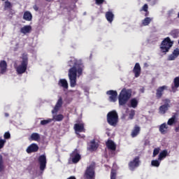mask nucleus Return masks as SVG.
<instances>
[{
  "instance_id": "1a4fd4ad",
  "label": "nucleus",
  "mask_w": 179,
  "mask_h": 179,
  "mask_svg": "<svg viewBox=\"0 0 179 179\" xmlns=\"http://www.w3.org/2000/svg\"><path fill=\"white\" fill-rule=\"evenodd\" d=\"M100 146V141L97 138H94L90 141V151L96 152Z\"/></svg>"
},
{
  "instance_id": "4be33fe9",
  "label": "nucleus",
  "mask_w": 179,
  "mask_h": 179,
  "mask_svg": "<svg viewBox=\"0 0 179 179\" xmlns=\"http://www.w3.org/2000/svg\"><path fill=\"white\" fill-rule=\"evenodd\" d=\"M0 73L3 74L6 72L7 70V63L5 60H1L0 62Z\"/></svg>"
},
{
  "instance_id": "8fccbe9b",
  "label": "nucleus",
  "mask_w": 179,
  "mask_h": 179,
  "mask_svg": "<svg viewBox=\"0 0 179 179\" xmlns=\"http://www.w3.org/2000/svg\"><path fill=\"white\" fill-rule=\"evenodd\" d=\"M34 9L37 12V10H38V6H37V5L34 6Z\"/></svg>"
},
{
  "instance_id": "a18cd8bd",
  "label": "nucleus",
  "mask_w": 179,
  "mask_h": 179,
  "mask_svg": "<svg viewBox=\"0 0 179 179\" xmlns=\"http://www.w3.org/2000/svg\"><path fill=\"white\" fill-rule=\"evenodd\" d=\"M6 143V141L5 139H2L1 138H0V149L3 148Z\"/></svg>"
},
{
  "instance_id": "c756f323",
  "label": "nucleus",
  "mask_w": 179,
  "mask_h": 179,
  "mask_svg": "<svg viewBox=\"0 0 179 179\" xmlns=\"http://www.w3.org/2000/svg\"><path fill=\"white\" fill-rule=\"evenodd\" d=\"M169 155V152L167 150H164L161 152L158 156V160L162 161L163 159L166 158Z\"/></svg>"
},
{
  "instance_id": "58836bf2",
  "label": "nucleus",
  "mask_w": 179,
  "mask_h": 179,
  "mask_svg": "<svg viewBox=\"0 0 179 179\" xmlns=\"http://www.w3.org/2000/svg\"><path fill=\"white\" fill-rule=\"evenodd\" d=\"M151 164L152 166L159 167V166H160V162H159V160H157V159L152 160L151 162Z\"/></svg>"
},
{
  "instance_id": "3c124183",
  "label": "nucleus",
  "mask_w": 179,
  "mask_h": 179,
  "mask_svg": "<svg viewBox=\"0 0 179 179\" xmlns=\"http://www.w3.org/2000/svg\"><path fill=\"white\" fill-rule=\"evenodd\" d=\"M175 131H176V132H178V131H179V124L178 125V127H176L175 128Z\"/></svg>"
},
{
  "instance_id": "39448f33",
  "label": "nucleus",
  "mask_w": 179,
  "mask_h": 179,
  "mask_svg": "<svg viewBox=\"0 0 179 179\" xmlns=\"http://www.w3.org/2000/svg\"><path fill=\"white\" fill-rule=\"evenodd\" d=\"M106 120L109 125L116 127L118 124V113L115 110L109 112L106 115Z\"/></svg>"
},
{
  "instance_id": "ddd939ff",
  "label": "nucleus",
  "mask_w": 179,
  "mask_h": 179,
  "mask_svg": "<svg viewBox=\"0 0 179 179\" xmlns=\"http://www.w3.org/2000/svg\"><path fill=\"white\" fill-rule=\"evenodd\" d=\"M68 64L69 66L78 68L79 66L83 67V64L79 63L78 59H75V57H71L70 61H69Z\"/></svg>"
},
{
  "instance_id": "bb28decb",
  "label": "nucleus",
  "mask_w": 179,
  "mask_h": 179,
  "mask_svg": "<svg viewBox=\"0 0 179 179\" xmlns=\"http://www.w3.org/2000/svg\"><path fill=\"white\" fill-rule=\"evenodd\" d=\"M30 31H31V26L30 25H25L20 29V33H22V34H27Z\"/></svg>"
},
{
  "instance_id": "79ce46f5",
  "label": "nucleus",
  "mask_w": 179,
  "mask_h": 179,
  "mask_svg": "<svg viewBox=\"0 0 179 179\" xmlns=\"http://www.w3.org/2000/svg\"><path fill=\"white\" fill-rule=\"evenodd\" d=\"M160 152V148H157L154 149L152 157H155L156 155H157Z\"/></svg>"
},
{
  "instance_id": "37998d69",
  "label": "nucleus",
  "mask_w": 179,
  "mask_h": 179,
  "mask_svg": "<svg viewBox=\"0 0 179 179\" xmlns=\"http://www.w3.org/2000/svg\"><path fill=\"white\" fill-rule=\"evenodd\" d=\"M51 121H52V120H51V119L43 120L41 121V124L45 125V124L51 122Z\"/></svg>"
},
{
  "instance_id": "4d7b16f0",
  "label": "nucleus",
  "mask_w": 179,
  "mask_h": 179,
  "mask_svg": "<svg viewBox=\"0 0 179 179\" xmlns=\"http://www.w3.org/2000/svg\"><path fill=\"white\" fill-rule=\"evenodd\" d=\"M46 1H48V2H51V0H46Z\"/></svg>"
},
{
  "instance_id": "423d86ee",
  "label": "nucleus",
  "mask_w": 179,
  "mask_h": 179,
  "mask_svg": "<svg viewBox=\"0 0 179 179\" xmlns=\"http://www.w3.org/2000/svg\"><path fill=\"white\" fill-rule=\"evenodd\" d=\"M141 164V160H139V157H136L132 161L129 163V169L130 171H135L136 168L139 167Z\"/></svg>"
},
{
  "instance_id": "bf43d9fd",
  "label": "nucleus",
  "mask_w": 179,
  "mask_h": 179,
  "mask_svg": "<svg viewBox=\"0 0 179 179\" xmlns=\"http://www.w3.org/2000/svg\"><path fill=\"white\" fill-rule=\"evenodd\" d=\"M178 44H179V41H178Z\"/></svg>"
},
{
  "instance_id": "cd10ccee",
  "label": "nucleus",
  "mask_w": 179,
  "mask_h": 179,
  "mask_svg": "<svg viewBox=\"0 0 179 179\" xmlns=\"http://www.w3.org/2000/svg\"><path fill=\"white\" fill-rule=\"evenodd\" d=\"M106 18L109 23H113V20H114V13H113L111 11L106 12Z\"/></svg>"
},
{
  "instance_id": "4c0bfd02",
  "label": "nucleus",
  "mask_w": 179,
  "mask_h": 179,
  "mask_svg": "<svg viewBox=\"0 0 179 179\" xmlns=\"http://www.w3.org/2000/svg\"><path fill=\"white\" fill-rule=\"evenodd\" d=\"M117 178V171L115 169H111L110 171V179H115Z\"/></svg>"
},
{
  "instance_id": "49530a36",
  "label": "nucleus",
  "mask_w": 179,
  "mask_h": 179,
  "mask_svg": "<svg viewBox=\"0 0 179 179\" xmlns=\"http://www.w3.org/2000/svg\"><path fill=\"white\" fill-rule=\"evenodd\" d=\"M178 34V31L177 29L171 31V36H177Z\"/></svg>"
},
{
  "instance_id": "c85d7f7f",
  "label": "nucleus",
  "mask_w": 179,
  "mask_h": 179,
  "mask_svg": "<svg viewBox=\"0 0 179 179\" xmlns=\"http://www.w3.org/2000/svg\"><path fill=\"white\" fill-rule=\"evenodd\" d=\"M169 106H170L169 103L161 106L159 108V113L162 114H165L168 111Z\"/></svg>"
},
{
  "instance_id": "7c9ffc66",
  "label": "nucleus",
  "mask_w": 179,
  "mask_h": 179,
  "mask_svg": "<svg viewBox=\"0 0 179 179\" xmlns=\"http://www.w3.org/2000/svg\"><path fill=\"white\" fill-rule=\"evenodd\" d=\"M148 9H149V6H148V4H144L143 7L140 9V12H145V17H148V16H149Z\"/></svg>"
},
{
  "instance_id": "c9c22d12",
  "label": "nucleus",
  "mask_w": 179,
  "mask_h": 179,
  "mask_svg": "<svg viewBox=\"0 0 179 179\" xmlns=\"http://www.w3.org/2000/svg\"><path fill=\"white\" fill-rule=\"evenodd\" d=\"M40 134H38V133H33L31 135V139L32 141H40Z\"/></svg>"
},
{
  "instance_id": "f704fd0d",
  "label": "nucleus",
  "mask_w": 179,
  "mask_h": 179,
  "mask_svg": "<svg viewBox=\"0 0 179 179\" xmlns=\"http://www.w3.org/2000/svg\"><path fill=\"white\" fill-rule=\"evenodd\" d=\"M83 178L84 179H90V166L87 167Z\"/></svg>"
},
{
  "instance_id": "f257e3e1",
  "label": "nucleus",
  "mask_w": 179,
  "mask_h": 179,
  "mask_svg": "<svg viewBox=\"0 0 179 179\" xmlns=\"http://www.w3.org/2000/svg\"><path fill=\"white\" fill-rule=\"evenodd\" d=\"M83 73V66L79 67H71L69 70V78L70 80V86L71 87H75L76 86V78L80 76Z\"/></svg>"
},
{
  "instance_id": "f03ea898",
  "label": "nucleus",
  "mask_w": 179,
  "mask_h": 179,
  "mask_svg": "<svg viewBox=\"0 0 179 179\" xmlns=\"http://www.w3.org/2000/svg\"><path fill=\"white\" fill-rule=\"evenodd\" d=\"M131 96L132 90L131 89L123 88L118 96L119 106H124Z\"/></svg>"
},
{
  "instance_id": "9b49d317",
  "label": "nucleus",
  "mask_w": 179,
  "mask_h": 179,
  "mask_svg": "<svg viewBox=\"0 0 179 179\" xmlns=\"http://www.w3.org/2000/svg\"><path fill=\"white\" fill-rule=\"evenodd\" d=\"M168 89V86L164 85L159 87L156 90V98L157 99H160L164 93V91Z\"/></svg>"
},
{
  "instance_id": "0eeeda50",
  "label": "nucleus",
  "mask_w": 179,
  "mask_h": 179,
  "mask_svg": "<svg viewBox=\"0 0 179 179\" xmlns=\"http://www.w3.org/2000/svg\"><path fill=\"white\" fill-rule=\"evenodd\" d=\"M40 170L44 171L47 167V157L45 155H42L38 157Z\"/></svg>"
},
{
  "instance_id": "864d4df0",
  "label": "nucleus",
  "mask_w": 179,
  "mask_h": 179,
  "mask_svg": "<svg viewBox=\"0 0 179 179\" xmlns=\"http://www.w3.org/2000/svg\"><path fill=\"white\" fill-rule=\"evenodd\" d=\"M4 115H5V117H8L9 116V114L7 113H6L4 114Z\"/></svg>"
},
{
  "instance_id": "4468645a",
  "label": "nucleus",
  "mask_w": 179,
  "mask_h": 179,
  "mask_svg": "<svg viewBox=\"0 0 179 179\" xmlns=\"http://www.w3.org/2000/svg\"><path fill=\"white\" fill-rule=\"evenodd\" d=\"M74 129H75L76 134L78 136H80V134H79V132H85V124H83V123L76 124H74Z\"/></svg>"
},
{
  "instance_id": "393cba45",
  "label": "nucleus",
  "mask_w": 179,
  "mask_h": 179,
  "mask_svg": "<svg viewBox=\"0 0 179 179\" xmlns=\"http://www.w3.org/2000/svg\"><path fill=\"white\" fill-rule=\"evenodd\" d=\"M138 103H139V101H138V99H136V98H133L130 100L129 104L128 105V106L129 108H136V107H138Z\"/></svg>"
},
{
  "instance_id": "6e6552de",
  "label": "nucleus",
  "mask_w": 179,
  "mask_h": 179,
  "mask_svg": "<svg viewBox=\"0 0 179 179\" xmlns=\"http://www.w3.org/2000/svg\"><path fill=\"white\" fill-rule=\"evenodd\" d=\"M106 94L108 95V101L110 102L117 101V99L118 97V92L115 90H108L106 92Z\"/></svg>"
},
{
  "instance_id": "5fc2aeb1",
  "label": "nucleus",
  "mask_w": 179,
  "mask_h": 179,
  "mask_svg": "<svg viewBox=\"0 0 179 179\" xmlns=\"http://www.w3.org/2000/svg\"><path fill=\"white\" fill-rule=\"evenodd\" d=\"M166 101L167 102H170V100H169V99H166Z\"/></svg>"
},
{
  "instance_id": "7ed1b4c3",
  "label": "nucleus",
  "mask_w": 179,
  "mask_h": 179,
  "mask_svg": "<svg viewBox=\"0 0 179 179\" xmlns=\"http://www.w3.org/2000/svg\"><path fill=\"white\" fill-rule=\"evenodd\" d=\"M22 61L21 64L17 66L16 71L18 74H22L27 70V66L29 65V57L26 54H22Z\"/></svg>"
},
{
  "instance_id": "a878e982",
  "label": "nucleus",
  "mask_w": 179,
  "mask_h": 179,
  "mask_svg": "<svg viewBox=\"0 0 179 179\" xmlns=\"http://www.w3.org/2000/svg\"><path fill=\"white\" fill-rule=\"evenodd\" d=\"M23 19L27 22H31V19H33V15H31V13H30V11H25L24 13Z\"/></svg>"
},
{
  "instance_id": "72a5a7b5",
  "label": "nucleus",
  "mask_w": 179,
  "mask_h": 179,
  "mask_svg": "<svg viewBox=\"0 0 179 179\" xmlns=\"http://www.w3.org/2000/svg\"><path fill=\"white\" fill-rule=\"evenodd\" d=\"M53 120L55 122H61L64 120V115L62 114L55 115H53Z\"/></svg>"
},
{
  "instance_id": "6e6d98bb",
  "label": "nucleus",
  "mask_w": 179,
  "mask_h": 179,
  "mask_svg": "<svg viewBox=\"0 0 179 179\" xmlns=\"http://www.w3.org/2000/svg\"><path fill=\"white\" fill-rule=\"evenodd\" d=\"M147 1V2H150V1H152V0H146Z\"/></svg>"
},
{
  "instance_id": "e433bc0d",
  "label": "nucleus",
  "mask_w": 179,
  "mask_h": 179,
  "mask_svg": "<svg viewBox=\"0 0 179 179\" xmlns=\"http://www.w3.org/2000/svg\"><path fill=\"white\" fill-rule=\"evenodd\" d=\"M5 169L3 160V157L0 154V172H2Z\"/></svg>"
},
{
  "instance_id": "b1692460",
  "label": "nucleus",
  "mask_w": 179,
  "mask_h": 179,
  "mask_svg": "<svg viewBox=\"0 0 179 179\" xmlns=\"http://www.w3.org/2000/svg\"><path fill=\"white\" fill-rule=\"evenodd\" d=\"M58 85L65 90H68V81L66 79H60L58 82Z\"/></svg>"
},
{
  "instance_id": "603ef678",
  "label": "nucleus",
  "mask_w": 179,
  "mask_h": 179,
  "mask_svg": "<svg viewBox=\"0 0 179 179\" xmlns=\"http://www.w3.org/2000/svg\"><path fill=\"white\" fill-rule=\"evenodd\" d=\"M67 179H76V176H70Z\"/></svg>"
},
{
  "instance_id": "473e14b6",
  "label": "nucleus",
  "mask_w": 179,
  "mask_h": 179,
  "mask_svg": "<svg viewBox=\"0 0 179 179\" xmlns=\"http://www.w3.org/2000/svg\"><path fill=\"white\" fill-rule=\"evenodd\" d=\"M152 18L146 17L144 20H142L143 26H149V24H150V22H152Z\"/></svg>"
},
{
  "instance_id": "412c9836",
  "label": "nucleus",
  "mask_w": 179,
  "mask_h": 179,
  "mask_svg": "<svg viewBox=\"0 0 179 179\" xmlns=\"http://www.w3.org/2000/svg\"><path fill=\"white\" fill-rule=\"evenodd\" d=\"M106 146L108 149L112 151H115V150L117 149V145H115L114 141L111 140H108V141L106 142Z\"/></svg>"
},
{
  "instance_id": "f3484780",
  "label": "nucleus",
  "mask_w": 179,
  "mask_h": 179,
  "mask_svg": "<svg viewBox=\"0 0 179 179\" xmlns=\"http://www.w3.org/2000/svg\"><path fill=\"white\" fill-rule=\"evenodd\" d=\"M141 64H139V63H136L133 69V72L136 78H138L139 77V76H141Z\"/></svg>"
},
{
  "instance_id": "5701e85b",
  "label": "nucleus",
  "mask_w": 179,
  "mask_h": 179,
  "mask_svg": "<svg viewBox=\"0 0 179 179\" xmlns=\"http://www.w3.org/2000/svg\"><path fill=\"white\" fill-rule=\"evenodd\" d=\"M141 132V127L138 125H135L134 128L133 129L131 136L132 138L136 137Z\"/></svg>"
},
{
  "instance_id": "aec40b11",
  "label": "nucleus",
  "mask_w": 179,
  "mask_h": 179,
  "mask_svg": "<svg viewBox=\"0 0 179 179\" xmlns=\"http://www.w3.org/2000/svg\"><path fill=\"white\" fill-rule=\"evenodd\" d=\"M179 88V76L173 79V85L171 86V90L173 92H176Z\"/></svg>"
},
{
  "instance_id": "20e7f679",
  "label": "nucleus",
  "mask_w": 179,
  "mask_h": 179,
  "mask_svg": "<svg viewBox=\"0 0 179 179\" xmlns=\"http://www.w3.org/2000/svg\"><path fill=\"white\" fill-rule=\"evenodd\" d=\"M173 45V42L171 41V38L166 37L162 41L159 48L162 52L166 54V52H169Z\"/></svg>"
},
{
  "instance_id": "dca6fc26",
  "label": "nucleus",
  "mask_w": 179,
  "mask_h": 179,
  "mask_svg": "<svg viewBox=\"0 0 179 179\" xmlns=\"http://www.w3.org/2000/svg\"><path fill=\"white\" fill-rule=\"evenodd\" d=\"M62 97H59L54 109L52 110V113L55 114L57 113L58 112V110H59V108H61L62 107Z\"/></svg>"
},
{
  "instance_id": "a19ab883",
  "label": "nucleus",
  "mask_w": 179,
  "mask_h": 179,
  "mask_svg": "<svg viewBox=\"0 0 179 179\" xmlns=\"http://www.w3.org/2000/svg\"><path fill=\"white\" fill-rule=\"evenodd\" d=\"M135 117V110H131L130 113L129 114V119L132 120Z\"/></svg>"
},
{
  "instance_id": "13d9d810",
  "label": "nucleus",
  "mask_w": 179,
  "mask_h": 179,
  "mask_svg": "<svg viewBox=\"0 0 179 179\" xmlns=\"http://www.w3.org/2000/svg\"><path fill=\"white\" fill-rule=\"evenodd\" d=\"M178 17L179 18V13H178Z\"/></svg>"
},
{
  "instance_id": "f8f14e48",
  "label": "nucleus",
  "mask_w": 179,
  "mask_h": 179,
  "mask_svg": "<svg viewBox=\"0 0 179 179\" xmlns=\"http://www.w3.org/2000/svg\"><path fill=\"white\" fill-rule=\"evenodd\" d=\"M179 118V113H174L171 118L169 119L167 122V124L170 126H173V124H176L178 121Z\"/></svg>"
},
{
  "instance_id": "ea45409f",
  "label": "nucleus",
  "mask_w": 179,
  "mask_h": 179,
  "mask_svg": "<svg viewBox=\"0 0 179 179\" xmlns=\"http://www.w3.org/2000/svg\"><path fill=\"white\" fill-rule=\"evenodd\" d=\"M4 8L6 9H10V8H12V5H11L10 2L8 1H5Z\"/></svg>"
},
{
  "instance_id": "de8ad7c7",
  "label": "nucleus",
  "mask_w": 179,
  "mask_h": 179,
  "mask_svg": "<svg viewBox=\"0 0 179 179\" xmlns=\"http://www.w3.org/2000/svg\"><path fill=\"white\" fill-rule=\"evenodd\" d=\"M104 3V0H96V5H102Z\"/></svg>"
},
{
  "instance_id": "9d476101",
  "label": "nucleus",
  "mask_w": 179,
  "mask_h": 179,
  "mask_svg": "<svg viewBox=\"0 0 179 179\" xmlns=\"http://www.w3.org/2000/svg\"><path fill=\"white\" fill-rule=\"evenodd\" d=\"M71 161L73 164H77L80 161L82 157L78 152V150L76 149L71 154Z\"/></svg>"
},
{
  "instance_id": "2eb2a0df",
  "label": "nucleus",
  "mask_w": 179,
  "mask_h": 179,
  "mask_svg": "<svg viewBox=\"0 0 179 179\" xmlns=\"http://www.w3.org/2000/svg\"><path fill=\"white\" fill-rule=\"evenodd\" d=\"M38 145L36 143H31L28 148H27L26 151L28 154L36 152L38 151Z\"/></svg>"
},
{
  "instance_id": "6ab92c4d",
  "label": "nucleus",
  "mask_w": 179,
  "mask_h": 179,
  "mask_svg": "<svg viewBox=\"0 0 179 179\" xmlns=\"http://www.w3.org/2000/svg\"><path fill=\"white\" fill-rule=\"evenodd\" d=\"M159 131L162 134H166L169 131V126L166 123L162 124L159 127Z\"/></svg>"
},
{
  "instance_id": "09e8293b",
  "label": "nucleus",
  "mask_w": 179,
  "mask_h": 179,
  "mask_svg": "<svg viewBox=\"0 0 179 179\" xmlns=\"http://www.w3.org/2000/svg\"><path fill=\"white\" fill-rule=\"evenodd\" d=\"M173 14V10H169L168 12V16L171 17Z\"/></svg>"
},
{
  "instance_id": "a211bd4d",
  "label": "nucleus",
  "mask_w": 179,
  "mask_h": 179,
  "mask_svg": "<svg viewBox=\"0 0 179 179\" xmlns=\"http://www.w3.org/2000/svg\"><path fill=\"white\" fill-rule=\"evenodd\" d=\"M178 56H179V48H176L173 51L172 54L169 55L168 60L169 61L175 60L177 57H178Z\"/></svg>"
},
{
  "instance_id": "2f4dec72",
  "label": "nucleus",
  "mask_w": 179,
  "mask_h": 179,
  "mask_svg": "<svg viewBox=\"0 0 179 179\" xmlns=\"http://www.w3.org/2000/svg\"><path fill=\"white\" fill-rule=\"evenodd\" d=\"M94 164H92L90 166V179H95L96 173L94 171Z\"/></svg>"
},
{
  "instance_id": "c03bdc74",
  "label": "nucleus",
  "mask_w": 179,
  "mask_h": 179,
  "mask_svg": "<svg viewBox=\"0 0 179 179\" xmlns=\"http://www.w3.org/2000/svg\"><path fill=\"white\" fill-rule=\"evenodd\" d=\"M3 138L6 141L8 140V139H10V132L9 131L5 132L4 134H3Z\"/></svg>"
}]
</instances>
